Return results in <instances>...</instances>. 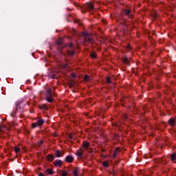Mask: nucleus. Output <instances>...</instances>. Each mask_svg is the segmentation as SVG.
I'll use <instances>...</instances> for the list:
<instances>
[{
	"label": "nucleus",
	"instance_id": "obj_1",
	"mask_svg": "<svg viewBox=\"0 0 176 176\" xmlns=\"http://www.w3.org/2000/svg\"><path fill=\"white\" fill-rule=\"evenodd\" d=\"M43 123H45L43 119L38 120L37 122L32 124V129H35V127H38V126H42Z\"/></svg>",
	"mask_w": 176,
	"mask_h": 176
},
{
	"label": "nucleus",
	"instance_id": "obj_2",
	"mask_svg": "<svg viewBox=\"0 0 176 176\" xmlns=\"http://www.w3.org/2000/svg\"><path fill=\"white\" fill-rule=\"evenodd\" d=\"M55 167H61L63 166V162L61 160H56L54 162Z\"/></svg>",
	"mask_w": 176,
	"mask_h": 176
},
{
	"label": "nucleus",
	"instance_id": "obj_3",
	"mask_svg": "<svg viewBox=\"0 0 176 176\" xmlns=\"http://www.w3.org/2000/svg\"><path fill=\"white\" fill-rule=\"evenodd\" d=\"M16 111L21 113V112H23V109H21V107H20V102H16Z\"/></svg>",
	"mask_w": 176,
	"mask_h": 176
},
{
	"label": "nucleus",
	"instance_id": "obj_4",
	"mask_svg": "<svg viewBox=\"0 0 176 176\" xmlns=\"http://www.w3.org/2000/svg\"><path fill=\"white\" fill-rule=\"evenodd\" d=\"M65 162H67V163H72L74 162V157L72 155H68L65 158Z\"/></svg>",
	"mask_w": 176,
	"mask_h": 176
},
{
	"label": "nucleus",
	"instance_id": "obj_5",
	"mask_svg": "<svg viewBox=\"0 0 176 176\" xmlns=\"http://www.w3.org/2000/svg\"><path fill=\"white\" fill-rule=\"evenodd\" d=\"M85 8H88V9H90L91 10H93L94 9V6H93V4L91 3H86L85 4Z\"/></svg>",
	"mask_w": 176,
	"mask_h": 176
},
{
	"label": "nucleus",
	"instance_id": "obj_6",
	"mask_svg": "<svg viewBox=\"0 0 176 176\" xmlns=\"http://www.w3.org/2000/svg\"><path fill=\"white\" fill-rule=\"evenodd\" d=\"M47 159L48 162H53V160H54V155H53V154H49L47 155Z\"/></svg>",
	"mask_w": 176,
	"mask_h": 176
},
{
	"label": "nucleus",
	"instance_id": "obj_7",
	"mask_svg": "<svg viewBox=\"0 0 176 176\" xmlns=\"http://www.w3.org/2000/svg\"><path fill=\"white\" fill-rule=\"evenodd\" d=\"M168 124L170 126H175V120H174V118H170L168 120Z\"/></svg>",
	"mask_w": 176,
	"mask_h": 176
},
{
	"label": "nucleus",
	"instance_id": "obj_8",
	"mask_svg": "<svg viewBox=\"0 0 176 176\" xmlns=\"http://www.w3.org/2000/svg\"><path fill=\"white\" fill-rule=\"evenodd\" d=\"M75 79H72L70 82L68 83L69 87H74L75 86Z\"/></svg>",
	"mask_w": 176,
	"mask_h": 176
},
{
	"label": "nucleus",
	"instance_id": "obj_9",
	"mask_svg": "<svg viewBox=\"0 0 176 176\" xmlns=\"http://www.w3.org/2000/svg\"><path fill=\"white\" fill-rule=\"evenodd\" d=\"M58 174H60L61 176H67L68 175V173L65 172V170H58Z\"/></svg>",
	"mask_w": 176,
	"mask_h": 176
},
{
	"label": "nucleus",
	"instance_id": "obj_10",
	"mask_svg": "<svg viewBox=\"0 0 176 176\" xmlns=\"http://www.w3.org/2000/svg\"><path fill=\"white\" fill-rule=\"evenodd\" d=\"M82 146H83L85 149H87V148H89V146H90V144H89V142H83Z\"/></svg>",
	"mask_w": 176,
	"mask_h": 176
},
{
	"label": "nucleus",
	"instance_id": "obj_11",
	"mask_svg": "<svg viewBox=\"0 0 176 176\" xmlns=\"http://www.w3.org/2000/svg\"><path fill=\"white\" fill-rule=\"evenodd\" d=\"M46 97H53V95L52 94V89H47Z\"/></svg>",
	"mask_w": 176,
	"mask_h": 176
},
{
	"label": "nucleus",
	"instance_id": "obj_12",
	"mask_svg": "<svg viewBox=\"0 0 176 176\" xmlns=\"http://www.w3.org/2000/svg\"><path fill=\"white\" fill-rule=\"evenodd\" d=\"M55 156L56 157H61V151H60L59 150H57L55 153Z\"/></svg>",
	"mask_w": 176,
	"mask_h": 176
},
{
	"label": "nucleus",
	"instance_id": "obj_13",
	"mask_svg": "<svg viewBox=\"0 0 176 176\" xmlns=\"http://www.w3.org/2000/svg\"><path fill=\"white\" fill-rule=\"evenodd\" d=\"M120 149V148H117L115 149L114 153L113 154V157L114 159H115V157H116V153H118L119 152Z\"/></svg>",
	"mask_w": 176,
	"mask_h": 176
},
{
	"label": "nucleus",
	"instance_id": "obj_14",
	"mask_svg": "<svg viewBox=\"0 0 176 176\" xmlns=\"http://www.w3.org/2000/svg\"><path fill=\"white\" fill-rule=\"evenodd\" d=\"M122 60L124 64H129V63H130V61H129V58H122Z\"/></svg>",
	"mask_w": 176,
	"mask_h": 176
},
{
	"label": "nucleus",
	"instance_id": "obj_15",
	"mask_svg": "<svg viewBox=\"0 0 176 176\" xmlns=\"http://www.w3.org/2000/svg\"><path fill=\"white\" fill-rule=\"evenodd\" d=\"M40 109H47V107H46V104H41L39 106Z\"/></svg>",
	"mask_w": 176,
	"mask_h": 176
},
{
	"label": "nucleus",
	"instance_id": "obj_16",
	"mask_svg": "<svg viewBox=\"0 0 176 176\" xmlns=\"http://www.w3.org/2000/svg\"><path fill=\"white\" fill-rule=\"evenodd\" d=\"M176 159V155L175 153L171 154V160L172 162H174Z\"/></svg>",
	"mask_w": 176,
	"mask_h": 176
},
{
	"label": "nucleus",
	"instance_id": "obj_17",
	"mask_svg": "<svg viewBox=\"0 0 176 176\" xmlns=\"http://www.w3.org/2000/svg\"><path fill=\"white\" fill-rule=\"evenodd\" d=\"M46 100L48 102H52V101H53L52 97L47 96Z\"/></svg>",
	"mask_w": 176,
	"mask_h": 176
},
{
	"label": "nucleus",
	"instance_id": "obj_18",
	"mask_svg": "<svg viewBox=\"0 0 176 176\" xmlns=\"http://www.w3.org/2000/svg\"><path fill=\"white\" fill-rule=\"evenodd\" d=\"M47 173H49L50 175H53V170L50 168L47 169Z\"/></svg>",
	"mask_w": 176,
	"mask_h": 176
},
{
	"label": "nucleus",
	"instance_id": "obj_19",
	"mask_svg": "<svg viewBox=\"0 0 176 176\" xmlns=\"http://www.w3.org/2000/svg\"><path fill=\"white\" fill-rule=\"evenodd\" d=\"M67 53H68V54H69L71 57H72V56H74V54H75V52H74V51H72V52H71V51H67Z\"/></svg>",
	"mask_w": 176,
	"mask_h": 176
},
{
	"label": "nucleus",
	"instance_id": "obj_20",
	"mask_svg": "<svg viewBox=\"0 0 176 176\" xmlns=\"http://www.w3.org/2000/svg\"><path fill=\"white\" fill-rule=\"evenodd\" d=\"M131 12V11L130 10H126L124 11V13H125L126 16H129Z\"/></svg>",
	"mask_w": 176,
	"mask_h": 176
},
{
	"label": "nucleus",
	"instance_id": "obj_21",
	"mask_svg": "<svg viewBox=\"0 0 176 176\" xmlns=\"http://www.w3.org/2000/svg\"><path fill=\"white\" fill-rule=\"evenodd\" d=\"M78 168H76V169L73 171V174L74 176H78Z\"/></svg>",
	"mask_w": 176,
	"mask_h": 176
},
{
	"label": "nucleus",
	"instance_id": "obj_22",
	"mask_svg": "<svg viewBox=\"0 0 176 176\" xmlns=\"http://www.w3.org/2000/svg\"><path fill=\"white\" fill-rule=\"evenodd\" d=\"M84 79H85V80L89 81V80H90V77L87 75H85L84 77Z\"/></svg>",
	"mask_w": 176,
	"mask_h": 176
},
{
	"label": "nucleus",
	"instance_id": "obj_23",
	"mask_svg": "<svg viewBox=\"0 0 176 176\" xmlns=\"http://www.w3.org/2000/svg\"><path fill=\"white\" fill-rule=\"evenodd\" d=\"M91 57L92 58H96V54L94 53V52H92V53L91 54Z\"/></svg>",
	"mask_w": 176,
	"mask_h": 176
},
{
	"label": "nucleus",
	"instance_id": "obj_24",
	"mask_svg": "<svg viewBox=\"0 0 176 176\" xmlns=\"http://www.w3.org/2000/svg\"><path fill=\"white\" fill-rule=\"evenodd\" d=\"M102 166H104V167H108V162L105 161L102 162Z\"/></svg>",
	"mask_w": 176,
	"mask_h": 176
},
{
	"label": "nucleus",
	"instance_id": "obj_25",
	"mask_svg": "<svg viewBox=\"0 0 176 176\" xmlns=\"http://www.w3.org/2000/svg\"><path fill=\"white\" fill-rule=\"evenodd\" d=\"M82 35H83V36H87V37L88 38V37L90 36V34L83 32V33H82Z\"/></svg>",
	"mask_w": 176,
	"mask_h": 176
},
{
	"label": "nucleus",
	"instance_id": "obj_26",
	"mask_svg": "<svg viewBox=\"0 0 176 176\" xmlns=\"http://www.w3.org/2000/svg\"><path fill=\"white\" fill-rule=\"evenodd\" d=\"M14 150H15V153H19V152H20V148H18V147H15V148H14Z\"/></svg>",
	"mask_w": 176,
	"mask_h": 176
},
{
	"label": "nucleus",
	"instance_id": "obj_27",
	"mask_svg": "<svg viewBox=\"0 0 176 176\" xmlns=\"http://www.w3.org/2000/svg\"><path fill=\"white\" fill-rule=\"evenodd\" d=\"M57 45H58V46H61V45H63V41H58L57 42Z\"/></svg>",
	"mask_w": 176,
	"mask_h": 176
},
{
	"label": "nucleus",
	"instance_id": "obj_28",
	"mask_svg": "<svg viewBox=\"0 0 176 176\" xmlns=\"http://www.w3.org/2000/svg\"><path fill=\"white\" fill-rule=\"evenodd\" d=\"M87 38H88L87 42H92V41H94V39L91 38L90 37V36H88Z\"/></svg>",
	"mask_w": 176,
	"mask_h": 176
},
{
	"label": "nucleus",
	"instance_id": "obj_29",
	"mask_svg": "<svg viewBox=\"0 0 176 176\" xmlns=\"http://www.w3.org/2000/svg\"><path fill=\"white\" fill-rule=\"evenodd\" d=\"M82 155H83V153L80 151H77V156H82Z\"/></svg>",
	"mask_w": 176,
	"mask_h": 176
},
{
	"label": "nucleus",
	"instance_id": "obj_30",
	"mask_svg": "<svg viewBox=\"0 0 176 176\" xmlns=\"http://www.w3.org/2000/svg\"><path fill=\"white\" fill-rule=\"evenodd\" d=\"M6 128V127H5V126H0V131H3V130H5Z\"/></svg>",
	"mask_w": 176,
	"mask_h": 176
},
{
	"label": "nucleus",
	"instance_id": "obj_31",
	"mask_svg": "<svg viewBox=\"0 0 176 176\" xmlns=\"http://www.w3.org/2000/svg\"><path fill=\"white\" fill-rule=\"evenodd\" d=\"M87 152H89V153H91V148L90 147H88V148H87Z\"/></svg>",
	"mask_w": 176,
	"mask_h": 176
},
{
	"label": "nucleus",
	"instance_id": "obj_32",
	"mask_svg": "<svg viewBox=\"0 0 176 176\" xmlns=\"http://www.w3.org/2000/svg\"><path fill=\"white\" fill-rule=\"evenodd\" d=\"M107 83H111V78H107Z\"/></svg>",
	"mask_w": 176,
	"mask_h": 176
},
{
	"label": "nucleus",
	"instance_id": "obj_33",
	"mask_svg": "<svg viewBox=\"0 0 176 176\" xmlns=\"http://www.w3.org/2000/svg\"><path fill=\"white\" fill-rule=\"evenodd\" d=\"M72 78H76V74L72 73Z\"/></svg>",
	"mask_w": 176,
	"mask_h": 176
},
{
	"label": "nucleus",
	"instance_id": "obj_34",
	"mask_svg": "<svg viewBox=\"0 0 176 176\" xmlns=\"http://www.w3.org/2000/svg\"><path fill=\"white\" fill-rule=\"evenodd\" d=\"M69 137L70 139H72V138H74V135L70 133V134L69 135Z\"/></svg>",
	"mask_w": 176,
	"mask_h": 176
},
{
	"label": "nucleus",
	"instance_id": "obj_35",
	"mask_svg": "<svg viewBox=\"0 0 176 176\" xmlns=\"http://www.w3.org/2000/svg\"><path fill=\"white\" fill-rule=\"evenodd\" d=\"M123 119H125V120H126V119H128V117H127V116H126V115H124V116H123Z\"/></svg>",
	"mask_w": 176,
	"mask_h": 176
},
{
	"label": "nucleus",
	"instance_id": "obj_36",
	"mask_svg": "<svg viewBox=\"0 0 176 176\" xmlns=\"http://www.w3.org/2000/svg\"><path fill=\"white\" fill-rule=\"evenodd\" d=\"M39 145H42V144H43V141L41 140L40 142H38Z\"/></svg>",
	"mask_w": 176,
	"mask_h": 176
},
{
	"label": "nucleus",
	"instance_id": "obj_37",
	"mask_svg": "<svg viewBox=\"0 0 176 176\" xmlns=\"http://www.w3.org/2000/svg\"><path fill=\"white\" fill-rule=\"evenodd\" d=\"M54 78H56V75L53 74L52 76V79H54Z\"/></svg>",
	"mask_w": 176,
	"mask_h": 176
},
{
	"label": "nucleus",
	"instance_id": "obj_38",
	"mask_svg": "<svg viewBox=\"0 0 176 176\" xmlns=\"http://www.w3.org/2000/svg\"><path fill=\"white\" fill-rule=\"evenodd\" d=\"M73 46H74V44H72V43L69 44V47H72Z\"/></svg>",
	"mask_w": 176,
	"mask_h": 176
},
{
	"label": "nucleus",
	"instance_id": "obj_39",
	"mask_svg": "<svg viewBox=\"0 0 176 176\" xmlns=\"http://www.w3.org/2000/svg\"><path fill=\"white\" fill-rule=\"evenodd\" d=\"M38 175H39V176H44V175H43V173H40L38 174Z\"/></svg>",
	"mask_w": 176,
	"mask_h": 176
},
{
	"label": "nucleus",
	"instance_id": "obj_40",
	"mask_svg": "<svg viewBox=\"0 0 176 176\" xmlns=\"http://www.w3.org/2000/svg\"><path fill=\"white\" fill-rule=\"evenodd\" d=\"M153 17H154L155 19H156V17H157V14H154V15H153Z\"/></svg>",
	"mask_w": 176,
	"mask_h": 176
},
{
	"label": "nucleus",
	"instance_id": "obj_41",
	"mask_svg": "<svg viewBox=\"0 0 176 176\" xmlns=\"http://www.w3.org/2000/svg\"><path fill=\"white\" fill-rule=\"evenodd\" d=\"M63 68H67V65H65L63 66Z\"/></svg>",
	"mask_w": 176,
	"mask_h": 176
},
{
	"label": "nucleus",
	"instance_id": "obj_42",
	"mask_svg": "<svg viewBox=\"0 0 176 176\" xmlns=\"http://www.w3.org/2000/svg\"><path fill=\"white\" fill-rule=\"evenodd\" d=\"M61 155H64V153H63V151L60 152V156H61Z\"/></svg>",
	"mask_w": 176,
	"mask_h": 176
},
{
	"label": "nucleus",
	"instance_id": "obj_43",
	"mask_svg": "<svg viewBox=\"0 0 176 176\" xmlns=\"http://www.w3.org/2000/svg\"><path fill=\"white\" fill-rule=\"evenodd\" d=\"M119 138V135H116V138Z\"/></svg>",
	"mask_w": 176,
	"mask_h": 176
},
{
	"label": "nucleus",
	"instance_id": "obj_44",
	"mask_svg": "<svg viewBox=\"0 0 176 176\" xmlns=\"http://www.w3.org/2000/svg\"><path fill=\"white\" fill-rule=\"evenodd\" d=\"M102 152H105V149H102Z\"/></svg>",
	"mask_w": 176,
	"mask_h": 176
},
{
	"label": "nucleus",
	"instance_id": "obj_45",
	"mask_svg": "<svg viewBox=\"0 0 176 176\" xmlns=\"http://www.w3.org/2000/svg\"><path fill=\"white\" fill-rule=\"evenodd\" d=\"M102 22H103V23H105V21L102 20Z\"/></svg>",
	"mask_w": 176,
	"mask_h": 176
},
{
	"label": "nucleus",
	"instance_id": "obj_46",
	"mask_svg": "<svg viewBox=\"0 0 176 176\" xmlns=\"http://www.w3.org/2000/svg\"><path fill=\"white\" fill-rule=\"evenodd\" d=\"M13 126H16V124H13Z\"/></svg>",
	"mask_w": 176,
	"mask_h": 176
},
{
	"label": "nucleus",
	"instance_id": "obj_47",
	"mask_svg": "<svg viewBox=\"0 0 176 176\" xmlns=\"http://www.w3.org/2000/svg\"><path fill=\"white\" fill-rule=\"evenodd\" d=\"M53 135H56L54 133H53Z\"/></svg>",
	"mask_w": 176,
	"mask_h": 176
}]
</instances>
